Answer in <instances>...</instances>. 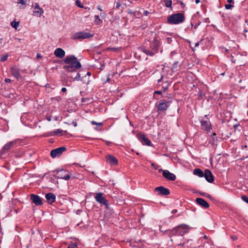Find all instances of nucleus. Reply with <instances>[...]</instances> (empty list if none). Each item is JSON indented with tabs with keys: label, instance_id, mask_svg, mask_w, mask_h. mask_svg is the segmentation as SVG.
Here are the masks:
<instances>
[{
	"label": "nucleus",
	"instance_id": "f257e3e1",
	"mask_svg": "<svg viewBox=\"0 0 248 248\" xmlns=\"http://www.w3.org/2000/svg\"><path fill=\"white\" fill-rule=\"evenodd\" d=\"M64 62L66 64L63 65V69L67 72H74L81 67L80 62L78 59L73 55L67 56L63 60Z\"/></svg>",
	"mask_w": 248,
	"mask_h": 248
},
{
	"label": "nucleus",
	"instance_id": "f03ea898",
	"mask_svg": "<svg viewBox=\"0 0 248 248\" xmlns=\"http://www.w3.org/2000/svg\"><path fill=\"white\" fill-rule=\"evenodd\" d=\"M185 16L182 13H177L170 15L167 17V23L170 25H176L183 23Z\"/></svg>",
	"mask_w": 248,
	"mask_h": 248
},
{
	"label": "nucleus",
	"instance_id": "7ed1b4c3",
	"mask_svg": "<svg viewBox=\"0 0 248 248\" xmlns=\"http://www.w3.org/2000/svg\"><path fill=\"white\" fill-rule=\"evenodd\" d=\"M19 142V140L17 139L10 142H7L2 147L0 151V158H3L5 157L4 155H6L8 152L13 147L16 146L17 144Z\"/></svg>",
	"mask_w": 248,
	"mask_h": 248
},
{
	"label": "nucleus",
	"instance_id": "20e7f679",
	"mask_svg": "<svg viewBox=\"0 0 248 248\" xmlns=\"http://www.w3.org/2000/svg\"><path fill=\"white\" fill-rule=\"evenodd\" d=\"M170 237H171L172 235H183L187 233L188 229L186 225L179 226L169 231Z\"/></svg>",
	"mask_w": 248,
	"mask_h": 248
},
{
	"label": "nucleus",
	"instance_id": "39448f33",
	"mask_svg": "<svg viewBox=\"0 0 248 248\" xmlns=\"http://www.w3.org/2000/svg\"><path fill=\"white\" fill-rule=\"evenodd\" d=\"M171 103V100L167 101L165 99H161L160 100L159 103L158 104H156L158 114H160L166 111Z\"/></svg>",
	"mask_w": 248,
	"mask_h": 248
},
{
	"label": "nucleus",
	"instance_id": "423d86ee",
	"mask_svg": "<svg viewBox=\"0 0 248 248\" xmlns=\"http://www.w3.org/2000/svg\"><path fill=\"white\" fill-rule=\"evenodd\" d=\"M94 34L91 32L79 31L77 32L72 35V38L73 40H83L93 37Z\"/></svg>",
	"mask_w": 248,
	"mask_h": 248
},
{
	"label": "nucleus",
	"instance_id": "0eeeda50",
	"mask_svg": "<svg viewBox=\"0 0 248 248\" xmlns=\"http://www.w3.org/2000/svg\"><path fill=\"white\" fill-rule=\"evenodd\" d=\"M104 194L103 193H97L95 194L94 199L98 203L105 205L107 209H109V204L105 197L103 196Z\"/></svg>",
	"mask_w": 248,
	"mask_h": 248
},
{
	"label": "nucleus",
	"instance_id": "6e6552de",
	"mask_svg": "<svg viewBox=\"0 0 248 248\" xmlns=\"http://www.w3.org/2000/svg\"><path fill=\"white\" fill-rule=\"evenodd\" d=\"M66 150V147L64 146L53 149L51 151L50 155L52 158H55L61 156L63 152Z\"/></svg>",
	"mask_w": 248,
	"mask_h": 248
},
{
	"label": "nucleus",
	"instance_id": "1a4fd4ad",
	"mask_svg": "<svg viewBox=\"0 0 248 248\" xmlns=\"http://www.w3.org/2000/svg\"><path fill=\"white\" fill-rule=\"evenodd\" d=\"M54 171H57V174H58V176H55L58 178L67 180L69 179V178H70V175L69 174V172H67L66 170L62 169L60 170H56Z\"/></svg>",
	"mask_w": 248,
	"mask_h": 248
},
{
	"label": "nucleus",
	"instance_id": "9d476101",
	"mask_svg": "<svg viewBox=\"0 0 248 248\" xmlns=\"http://www.w3.org/2000/svg\"><path fill=\"white\" fill-rule=\"evenodd\" d=\"M137 137L142 144H145L148 146L151 145V141L144 134L140 133H138L137 135Z\"/></svg>",
	"mask_w": 248,
	"mask_h": 248
},
{
	"label": "nucleus",
	"instance_id": "9b49d317",
	"mask_svg": "<svg viewBox=\"0 0 248 248\" xmlns=\"http://www.w3.org/2000/svg\"><path fill=\"white\" fill-rule=\"evenodd\" d=\"M200 123L202 130L209 132L212 129V126L209 120H201Z\"/></svg>",
	"mask_w": 248,
	"mask_h": 248
},
{
	"label": "nucleus",
	"instance_id": "f8f14e48",
	"mask_svg": "<svg viewBox=\"0 0 248 248\" xmlns=\"http://www.w3.org/2000/svg\"><path fill=\"white\" fill-rule=\"evenodd\" d=\"M30 198L32 202L36 205H42L43 204V199L37 195L31 194Z\"/></svg>",
	"mask_w": 248,
	"mask_h": 248
},
{
	"label": "nucleus",
	"instance_id": "ddd939ff",
	"mask_svg": "<svg viewBox=\"0 0 248 248\" xmlns=\"http://www.w3.org/2000/svg\"><path fill=\"white\" fill-rule=\"evenodd\" d=\"M154 191L161 196H167L170 194L169 189L163 186L155 187Z\"/></svg>",
	"mask_w": 248,
	"mask_h": 248
},
{
	"label": "nucleus",
	"instance_id": "4468645a",
	"mask_svg": "<svg viewBox=\"0 0 248 248\" xmlns=\"http://www.w3.org/2000/svg\"><path fill=\"white\" fill-rule=\"evenodd\" d=\"M107 161L111 165L116 166L118 164L117 158L113 155H108L106 156Z\"/></svg>",
	"mask_w": 248,
	"mask_h": 248
},
{
	"label": "nucleus",
	"instance_id": "2eb2a0df",
	"mask_svg": "<svg viewBox=\"0 0 248 248\" xmlns=\"http://www.w3.org/2000/svg\"><path fill=\"white\" fill-rule=\"evenodd\" d=\"M203 176H204L206 180L209 183H212L214 180L213 175L211 171L208 169L205 170Z\"/></svg>",
	"mask_w": 248,
	"mask_h": 248
},
{
	"label": "nucleus",
	"instance_id": "dca6fc26",
	"mask_svg": "<svg viewBox=\"0 0 248 248\" xmlns=\"http://www.w3.org/2000/svg\"><path fill=\"white\" fill-rule=\"evenodd\" d=\"M163 176L166 179L170 181H174L176 179V176L172 173L170 172L168 170L163 171Z\"/></svg>",
	"mask_w": 248,
	"mask_h": 248
},
{
	"label": "nucleus",
	"instance_id": "f3484780",
	"mask_svg": "<svg viewBox=\"0 0 248 248\" xmlns=\"http://www.w3.org/2000/svg\"><path fill=\"white\" fill-rule=\"evenodd\" d=\"M45 197L46 202L49 204H52L54 203L56 200V196L53 193H48L46 194Z\"/></svg>",
	"mask_w": 248,
	"mask_h": 248
},
{
	"label": "nucleus",
	"instance_id": "a211bd4d",
	"mask_svg": "<svg viewBox=\"0 0 248 248\" xmlns=\"http://www.w3.org/2000/svg\"><path fill=\"white\" fill-rule=\"evenodd\" d=\"M33 9V13L36 16H40L44 12L43 9L39 6L37 3H35V6Z\"/></svg>",
	"mask_w": 248,
	"mask_h": 248
},
{
	"label": "nucleus",
	"instance_id": "6ab92c4d",
	"mask_svg": "<svg viewBox=\"0 0 248 248\" xmlns=\"http://www.w3.org/2000/svg\"><path fill=\"white\" fill-rule=\"evenodd\" d=\"M196 202L204 208H208L209 207V203L204 199L198 198L196 199Z\"/></svg>",
	"mask_w": 248,
	"mask_h": 248
},
{
	"label": "nucleus",
	"instance_id": "aec40b11",
	"mask_svg": "<svg viewBox=\"0 0 248 248\" xmlns=\"http://www.w3.org/2000/svg\"><path fill=\"white\" fill-rule=\"evenodd\" d=\"M11 72L13 76L18 79L21 77L20 73V70L16 66L12 67L11 68Z\"/></svg>",
	"mask_w": 248,
	"mask_h": 248
},
{
	"label": "nucleus",
	"instance_id": "412c9836",
	"mask_svg": "<svg viewBox=\"0 0 248 248\" xmlns=\"http://www.w3.org/2000/svg\"><path fill=\"white\" fill-rule=\"evenodd\" d=\"M160 46V43L158 40H155L152 43H151L150 47L152 50L156 53L158 52L159 50V47Z\"/></svg>",
	"mask_w": 248,
	"mask_h": 248
},
{
	"label": "nucleus",
	"instance_id": "4be33fe9",
	"mask_svg": "<svg viewBox=\"0 0 248 248\" xmlns=\"http://www.w3.org/2000/svg\"><path fill=\"white\" fill-rule=\"evenodd\" d=\"M65 54V51L61 48H57L54 51V55L59 58H62Z\"/></svg>",
	"mask_w": 248,
	"mask_h": 248
},
{
	"label": "nucleus",
	"instance_id": "5701e85b",
	"mask_svg": "<svg viewBox=\"0 0 248 248\" xmlns=\"http://www.w3.org/2000/svg\"><path fill=\"white\" fill-rule=\"evenodd\" d=\"M193 174L198 176L199 177H202L204 176V172L200 169H196L193 171Z\"/></svg>",
	"mask_w": 248,
	"mask_h": 248
},
{
	"label": "nucleus",
	"instance_id": "b1692460",
	"mask_svg": "<svg viewBox=\"0 0 248 248\" xmlns=\"http://www.w3.org/2000/svg\"><path fill=\"white\" fill-rule=\"evenodd\" d=\"M163 1L166 7L170 8L171 10H172L171 0H163Z\"/></svg>",
	"mask_w": 248,
	"mask_h": 248
},
{
	"label": "nucleus",
	"instance_id": "393cba45",
	"mask_svg": "<svg viewBox=\"0 0 248 248\" xmlns=\"http://www.w3.org/2000/svg\"><path fill=\"white\" fill-rule=\"evenodd\" d=\"M143 51L147 55L151 56H153L155 55V52H154L152 50H151L148 49L144 48Z\"/></svg>",
	"mask_w": 248,
	"mask_h": 248
},
{
	"label": "nucleus",
	"instance_id": "a878e982",
	"mask_svg": "<svg viewBox=\"0 0 248 248\" xmlns=\"http://www.w3.org/2000/svg\"><path fill=\"white\" fill-rule=\"evenodd\" d=\"M19 22L18 21H16L15 20L11 22V25L13 28L17 29V27L19 26Z\"/></svg>",
	"mask_w": 248,
	"mask_h": 248
},
{
	"label": "nucleus",
	"instance_id": "bb28decb",
	"mask_svg": "<svg viewBox=\"0 0 248 248\" xmlns=\"http://www.w3.org/2000/svg\"><path fill=\"white\" fill-rule=\"evenodd\" d=\"M76 4L77 6H78V7H79L80 8H84L85 9H89V8H88L87 7H84L83 5L81 4V2L79 0H77L76 1Z\"/></svg>",
	"mask_w": 248,
	"mask_h": 248
},
{
	"label": "nucleus",
	"instance_id": "cd10ccee",
	"mask_svg": "<svg viewBox=\"0 0 248 248\" xmlns=\"http://www.w3.org/2000/svg\"><path fill=\"white\" fill-rule=\"evenodd\" d=\"M95 18V22L97 25H99L101 23H102V20L99 18V16L98 15H95L94 16Z\"/></svg>",
	"mask_w": 248,
	"mask_h": 248
},
{
	"label": "nucleus",
	"instance_id": "c85d7f7f",
	"mask_svg": "<svg viewBox=\"0 0 248 248\" xmlns=\"http://www.w3.org/2000/svg\"><path fill=\"white\" fill-rule=\"evenodd\" d=\"M199 193L202 196H204L205 197H207L210 199H212V197L209 195V194L207 193H204V192H199Z\"/></svg>",
	"mask_w": 248,
	"mask_h": 248
},
{
	"label": "nucleus",
	"instance_id": "c756f323",
	"mask_svg": "<svg viewBox=\"0 0 248 248\" xmlns=\"http://www.w3.org/2000/svg\"><path fill=\"white\" fill-rule=\"evenodd\" d=\"M162 92L161 91H155L154 93V96H153V97L155 99H159V98H157L155 96V94H162Z\"/></svg>",
	"mask_w": 248,
	"mask_h": 248
},
{
	"label": "nucleus",
	"instance_id": "7c9ffc66",
	"mask_svg": "<svg viewBox=\"0 0 248 248\" xmlns=\"http://www.w3.org/2000/svg\"><path fill=\"white\" fill-rule=\"evenodd\" d=\"M63 132V130H61L60 129H58L57 130H55L53 131V133L54 134V135H59L60 134H62Z\"/></svg>",
	"mask_w": 248,
	"mask_h": 248
},
{
	"label": "nucleus",
	"instance_id": "2f4dec72",
	"mask_svg": "<svg viewBox=\"0 0 248 248\" xmlns=\"http://www.w3.org/2000/svg\"><path fill=\"white\" fill-rule=\"evenodd\" d=\"M241 199L243 201L248 203V197L247 196L242 195Z\"/></svg>",
	"mask_w": 248,
	"mask_h": 248
},
{
	"label": "nucleus",
	"instance_id": "473e14b6",
	"mask_svg": "<svg viewBox=\"0 0 248 248\" xmlns=\"http://www.w3.org/2000/svg\"><path fill=\"white\" fill-rule=\"evenodd\" d=\"M8 54H6L4 56H3L1 59H0V61L2 62H5V61L7 60V58H8Z\"/></svg>",
	"mask_w": 248,
	"mask_h": 248
},
{
	"label": "nucleus",
	"instance_id": "72a5a7b5",
	"mask_svg": "<svg viewBox=\"0 0 248 248\" xmlns=\"http://www.w3.org/2000/svg\"><path fill=\"white\" fill-rule=\"evenodd\" d=\"M80 74L79 73H78L77 74V76L74 78V80L78 81L79 80H82V79H80Z\"/></svg>",
	"mask_w": 248,
	"mask_h": 248
},
{
	"label": "nucleus",
	"instance_id": "f704fd0d",
	"mask_svg": "<svg viewBox=\"0 0 248 248\" xmlns=\"http://www.w3.org/2000/svg\"><path fill=\"white\" fill-rule=\"evenodd\" d=\"M68 248H78L77 245L76 244L72 243L68 246Z\"/></svg>",
	"mask_w": 248,
	"mask_h": 248
},
{
	"label": "nucleus",
	"instance_id": "c9c22d12",
	"mask_svg": "<svg viewBox=\"0 0 248 248\" xmlns=\"http://www.w3.org/2000/svg\"><path fill=\"white\" fill-rule=\"evenodd\" d=\"M233 7V5L232 4H226L225 5V7L227 10L230 9L232 8Z\"/></svg>",
	"mask_w": 248,
	"mask_h": 248
},
{
	"label": "nucleus",
	"instance_id": "e433bc0d",
	"mask_svg": "<svg viewBox=\"0 0 248 248\" xmlns=\"http://www.w3.org/2000/svg\"><path fill=\"white\" fill-rule=\"evenodd\" d=\"M167 42L169 44H171L172 42V38L171 37H167L166 38Z\"/></svg>",
	"mask_w": 248,
	"mask_h": 248
},
{
	"label": "nucleus",
	"instance_id": "4c0bfd02",
	"mask_svg": "<svg viewBox=\"0 0 248 248\" xmlns=\"http://www.w3.org/2000/svg\"><path fill=\"white\" fill-rule=\"evenodd\" d=\"M91 124L93 125L95 124V125H99V126H100V125H101L102 124V123H97V122H95L94 121H92L91 122Z\"/></svg>",
	"mask_w": 248,
	"mask_h": 248
},
{
	"label": "nucleus",
	"instance_id": "58836bf2",
	"mask_svg": "<svg viewBox=\"0 0 248 248\" xmlns=\"http://www.w3.org/2000/svg\"><path fill=\"white\" fill-rule=\"evenodd\" d=\"M151 166L154 168L155 170H157L159 168V166L154 163H152Z\"/></svg>",
	"mask_w": 248,
	"mask_h": 248
},
{
	"label": "nucleus",
	"instance_id": "ea45409f",
	"mask_svg": "<svg viewBox=\"0 0 248 248\" xmlns=\"http://www.w3.org/2000/svg\"><path fill=\"white\" fill-rule=\"evenodd\" d=\"M46 134H47V136H48V137L54 136L53 131L48 132Z\"/></svg>",
	"mask_w": 248,
	"mask_h": 248
},
{
	"label": "nucleus",
	"instance_id": "a19ab883",
	"mask_svg": "<svg viewBox=\"0 0 248 248\" xmlns=\"http://www.w3.org/2000/svg\"><path fill=\"white\" fill-rule=\"evenodd\" d=\"M120 6V3L119 2H117L115 5L116 9H119Z\"/></svg>",
	"mask_w": 248,
	"mask_h": 248
},
{
	"label": "nucleus",
	"instance_id": "79ce46f5",
	"mask_svg": "<svg viewBox=\"0 0 248 248\" xmlns=\"http://www.w3.org/2000/svg\"><path fill=\"white\" fill-rule=\"evenodd\" d=\"M4 81L6 83H10L11 82V80L10 78H6L4 79Z\"/></svg>",
	"mask_w": 248,
	"mask_h": 248
},
{
	"label": "nucleus",
	"instance_id": "37998d69",
	"mask_svg": "<svg viewBox=\"0 0 248 248\" xmlns=\"http://www.w3.org/2000/svg\"><path fill=\"white\" fill-rule=\"evenodd\" d=\"M168 85H167L166 86H163L162 87V90H163V92H165L166 90H168Z\"/></svg>",
	"mask_w": 248,
	"mask_h": 248
},
{
	"label": "nucleus",
	"instance_id": "c03bdc74",
	"mask_svg": "<svg viewBox=\"0 0 248 248\" xmlns=\"http://www.w3.org/2000/svg\"><path fill=\"white\" fill-rule=\"evenodd\" d=\"M149 13V12L147 11H144L143 12V15L147 16Z\"/></svg>",
	"mask_w": 248,
	"mask_h": 248
},
{
	"label": "nucleus",
	"instance_id": "a18cd8bd",
	"mask_svg": "<svg viewBox=\"0 0 248 248\" xmlns=\"http://www.w3.org/2000/svg\"><path fill=\"white\" fill-rule=\"evenodd\" d=\"M198 95H199V97H202V96L203 95V94H202V92L200 90H199Z\"/></svg>",
	"mask_w": 248,
	"mask_h": 248
},
{
	"label": "nucleus",
	"instance_id": "49530a36",
	"mask_svg": "<svg viewBox=\"0 0 248 248\" xmlns=\"http://www.w3.org/2000/svg\"><path fill=\"white\" fill-rule=\"evenodd\" d=\"M231 238L233 240H236L237 239V237L236 236H231Z\"/></svg>",
	"mask_w": 248,
	"mask_h": 248
},
{
	"label": "nucleus",
	"instance_id": "de8ad7c7",
	"mask_svg": "<svg viewBox=\"0 0 248 248\" xmlns=\"http://www.w3.org/2000/svg\"><path fill=\"white\" fill-rule=\"evenodd\" d=\"M177 212V210H176V209H173V210H172V211H171V213H172V214H175V213H176Z\"/></svg>",
	"mask_w": 248,
	"mask_h": 248
},
{
	"label": "nucleus",
	"instance_id": "09e8293b",
	"mask_svg": "<svg viewBox=\"0 0 248 248\" xmlns=\"http://www.w3.org/2000/svg\"><path fill=\"white\" fill-rule=\"evenodd\" d=\"M66 90H66V88H65V87L62 88L61 90L62 92H65L66 91Z\"/></svg>",
	"mask_w": 248,
	"mask_h": 248
},
{
	"label": "nucleus",
	"instance_id": "8fccbe9b",
	"mask_svg": "<svg viewBox=\"0 0 248 248\" xmlns=\"http://www.w3.org/2000/svg\"><path fill=\"white\" fill-rule=\"evenodd\" d=\"M72 124L75 127H76L77 126V123L76 122L73 121Z\"/></svg>",
	"mask_w": 248,
	"mask_h": 248
},
{
	"label": "nucleus",
	"instance_id": "3c124183",
	"mask_svg": "<svg viewBox=\"0 0 248 248\" xmlns=\"http://www.w3.org/2000/svg\"><path fill=\"white\" fill-rule=\"evenodd\" d=\"M216 135V134L215 133H213L211 135V137H213V140H214V139H215L214 136H215Z\"/></svg>",
	"mask_w": 248,
	"mask_h": 248
},
{
	"label": "nucleus",
	"instance_id": "603ef678",
	"mask_svg": "<svg viewBox=\"0 0 248 248\" xmlns=\"http://www.w3.org/2000/svg\"><path fill=\"white\" fill-rule=\"evenodd\" d=\"M180 4H181V5L182 6V7H183V8H184V7H185V5H186L185 3H184L183 2H181V1H180Z\"/></svg>",
	"mask_w": 248,
	"mask_h": 248
},
{
	"label": "nucleus",
	"instance_id": "864d4df0",
	"mask_svg": "<svg viewBox=\"0 0 248 248\" xmlns=\"http://www.w3.org/2000/svg\"><path fill=\"white\" fill-rule=\"evenodd\" d=\"M227 2L229 3H234V1L233 0H227Z\"/></svg>",
	"mask_w": 248,
	"mask_h": 248
},
{
	"label": "nucleus",
	"instance_id": "5fc2aeb1",
	"mask_svg": "<svg viewBox=\"0 0 248 248\" xmlns=\"http://www.w3.org/2000/svg\"><path fill=\"white\" fill-rule=\"evenodd\" d=\"M163 76H162L161 77V78H160V79H158V80H157L158 83H159L160 82H161V81H162V78H163Z\"/></svg>",
	"mask_w": 248,
	"mask_h": 248
},
{
	"label": "nucleus",
	"instance_id": "6e6d98bb",
	"mask_svg": "<svg viewBox=\"0 0 248 248\" xmlns=\"http://www.w3.org/2000/svg\"><path fill=\"white\" fill-rule=\"evenodd\" d=\"M201 24V22H199L196 25L194 26V28L196 29L197 27Z\"/></svg>",
	"mask_w": 248,
	"mask_h": 248
},
{
	"label": "nucleus",
	"instance_id": "4d7b16f0",
	"mask_svg": "<svg viewBox=\"0 0 248 248\" xmlns=\"http://www.w3.org/2000/svg\"><path fill=\"white\" fill-rule=\"evenodd\" d=\"M199 46V42H198L197 43H195V47H197Z\"/></svg>",
	"mask_w": 248,
	"mask_h": 248
},
{
	"label": "nucleus",
	"instance_id": "13d9d810",
	"mask_svg": "<svg viewBox=\"0 0 248 248\" xmlns=\"http://www.w3.org/2000/svg\"><path fill=\"white\" fill-rule=\"evenodd\" d=\"M106 143V144H107V145H109V144L111 143V142L108 141H107Z\"/></svg>",
	"mask_w": 248,
	"mask_h": 248
},
{
	"label": "nucleus",
	"instance_id": "bf43d9fd",
	"mask_svg": "<svg viewBox=\"0 0 248 248\" xmlns=\"http://www.w3.org/2000/svg\"><path fill=\"white\" fill-rule=\"evenodd\" d=\"M207 116H208V115H205L204 116V118L205 119V120H208V117H207Z\"/></svg>",
	"mask_w": 248,
	"mask_h": 248
},
{
	"label": "nucleus",
	"instance_id": "052dcab7",
	"mask_svg": "<svg viewBox=\"0 0 248 248\" xmlns=\"http://www.w3.org/2000/svg\"><path fill=\"white\" fill-rule=\"evenodd\" d=\"M164 170H162V169H159L158 171H159V172H163V171H164Z\"/></svg>",
	"mask_w": 248,
	"mask_h": 248
},
{
	"label": "nucleus",
	"instance_id": "680f3d73",
	"mask_svg": "<svg viewBox=\"0 0 248 248\" xmlns=\"http://www.w3.org/2000/svg\"><path fill=\"white\" fill-rule=\"evenodd\" d=\"M86 75H88V76H91V72H88L87 73V74H86Z\"/></svg>",
	"mask_w": 248,
	"mask_h": 248
},
{
	"label": "nucleus",
	"instance_id": "e2e57ef3",
	"mask_svg": "<svg viewBox=\"0 0 248 248\" xmlns=\"http://www.w3.org/2000/svg\"><path fill=\"white\" fill-rule=\"evenodd\" d=\"M200 2V0H196L195 2L196 3L198 4Z\"/></svg>",
	"mask_w": 248,
	"mask_h": 248
},
{
	"label": "nucleus",
	"instance_id": "0e129e2a",
	"mask_svg": "<svg viewBox=\"0 0 248 248\" xmlns=\"http://www.w3.org/2000/svg\"><path fill=\"white\" fill-rule=\"evenodd\" d=\"M167 97H168V98H171V94H168L167 95Z\"/></svg>",
	"mask_w": 248,
	"mask_h": 248
},
{
	"label": "nucleus",
	"instance_id": "69168bd1",
	"mask_svg": "<svg viewBox=\"0 0 248 248\" xmlns=\"http://www.w3.org/2000/svg\"><path fill=\"white\" fill-rule=\"evenodd\" d=\"M128 13H129V14H131V13H132V10H128Z\"/></svg>",
	"mask_w": 248,
	"mask_h": 248
},
{
	"label": "nucleus",
	"instance_id": "338daca9",
	"mask_svg": "<svg viewBox=\"0 0 248 248\" xmlns=\"http://www.w3.org/2000/svg\"><path fill=\"white\" fill-rule=\"evenodd\" d=\"M109 80H110V78H107V80H106V82H109Z\"/></svg>",
	"mask_w": 248,
	"mask_h": 248
},
{
	"label": "nucleus",
	"instance_id": "774afa93",
	"mask_svg": "<svg viewBox=\"0 0 248 248\" xmlns=\"http://www.w3.org/2000/svg\"><path fill=\"white\" fill-rule=\"evenodd\" d=\"M178 63V62H176L173 64V67H174L175 65H176Z\"/></svg>",
	"mask_w": 248,
	"mask_h": 248
}]
</instances>
